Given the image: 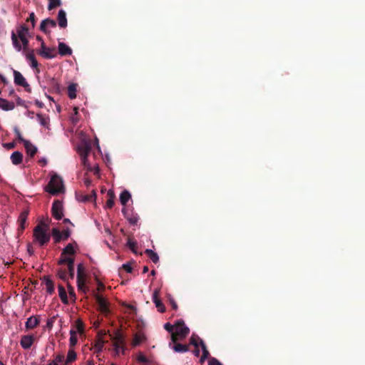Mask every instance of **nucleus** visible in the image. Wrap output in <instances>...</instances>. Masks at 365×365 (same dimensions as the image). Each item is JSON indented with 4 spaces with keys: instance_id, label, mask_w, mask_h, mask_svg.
Wrapping results in <instances>:
<instances>
[{
    "instance_id": "50",
    "label": "nucleus",
    "mask_w": 365,
    "mask_h": 365,
    "mask_svg": "<svg viewBox=\"0 0 365 365\" xmlns=\"http://www.w3.org/2000/svg\"><path fill=\"white\" fill-rule=\"evenodd\" d=\"M16 135L19 141L24 143V145H25V142H27L28 140H25V138H23L21 131L16 128L15 129Z\"/></svg>"
},
{
    "instance_id": "63",
    "label": "nucleus",
    "mask_w": 365,
    "mask_h": 365,
    "mask_svg": "<svg viewBox=\"0 0 365 365\" xmlns=\"http://www.w3.org/2000/svg\"><path fill=\"white\" fill-rule=\"evenodd\" d=\"M138 361H139L140 362H143V363H145V362H147V361H148V359H147V357H146V356H143V355H140V356H138Z\"/></svg>"
},
{
    "instance_id": "57",
    "label": "nucleus",
    "mask_w": 365,
    "mask_h": 365,
    "mask_svg": "<svg viewBox=\"0 0 365 365\" xmlns=\"http://www.w3.org/2000/svg\"><path fill=\"white\" fill-rule=\"evenodd\" d=\"M175 325L170 324V323H165L164 324V329L168 331L173 332Z\"/></svg>"
},
{
    "instance_id": "15",
    "label": "nucleus",
    "mask_w": 365,
    "mask_h": 365,
    "mask_svg": "<svg viewBox=\"0 0 365 365\" xmlns=\"http://www.w3.org/2000/svg\"><path fill=\"white\" fill-rule=\"evenodd\" d=\"M58 53L62 56H71L72 49L63 42H59L58 44Z\"/></svg>"
},
{
    "instance_id": "46",
    "label": "nucleus",
    "mask_w": 365,
    "mask_h": 365,
    "mask_svg": "<svg viewBox=\"0 0 365 365\" xmlns=\"http://www.w3.org/2000/svg\"><path fill=\"white\" fill-rule=\"evenodd\" d=\"M128 246L134 253H136L137 242L133 238L128 237Z\"/></svg>"
},
{
    "instance_id": "2",
    "label": "nucleus",
    "mask_w": 365,
    "mask_h": 365,
    "mask_svg": "<svg viewBox=\"0 0 365 365\" xmlns=\"http://www.w3.org/2000/svg\"><path fill=\"white\" fill-rule=\"evenodd\" d=\"M33 237L40 246L46 245L51 239V235L47 232L43 223L38 224L33 230Z\"/></svg>"
},
{
    "instance_id": "49",
    "label": "nucleus",
    "mask_w": 365,
    "mask_h": 365,
    "mask_svg": "<svg viewBox=\"0 0 365 365\" xmlns=\"http://www.w3.org/2000/svg\"><path fill=\"white\" fill-rule=\"evenodd\" d=\"M104 341L101 338H99L95 344V348L98 351H101L104 346Z\"/></svg>"
},
{
    "instance_id": "58",
    "label": "nucleus",
    "mask_w": 365,
    "mask_h": 365,
    "mask_svg": "<svg viewBox=\"0 0 365 365\" xmlns=\"http://www.w3.org/2000/svg\"><path fill=\"white\" fill-rule=\"evenodd\" d=\"M76 329L78 331L81 332L83 331V323L81 321H80V319H78L77 322H76Z\"/></svg>"
},
{
    "instance_id": "31",
    "label": "nucleus",
    "mask_w": 365,
    "mask_h": 365,
    "mask_svg": "<svg viewBox=\"0 0 365 365\" xmlns=\"http://www.w3.org/2000/svg\"><path fill=\"white\" fill-rule=\"evenodd\" d=\"M145 253L153 263H158L159 262L158 253L153 251V250L147 249Z\"/></svg>"
},
{
    "instance_id": "1",
    "label": "nucleus",
    "mask_w": 365,
    "mask_h": 365,
    "mask_svg": "<svg viewBox=\"0 0 365 365\" xmlns=\"http://www.w3.org/2000/svg\"><path fill=\"white\" fill-rule=\"evenodd\" d=\"M45 190L50 192L52 195H56L58 193L63 192L64 191L63 178L56 174L52 175Z\"/></svg>"
},
{
    "instance_id": "26",
    "label": "nucleus",
    "mask_w": 365,
    "mask_h": 365,
    "mask_svg": "<svg viewBox=\"0 0 365 365\" xmlns=\"http://www.w3.org/2000/svg\"><path fill=\"white\" fill-rule=\"evenodd\" d=\"M27 61H29L31 63V67L33 68H38V63L36 61V58L34 54V50L31 51L30 53H28L26 55Z\"/></svg>"
},
{
    "instance_id": "42",
    "label": "nucleus",
    "mask_w": 365,
    "mask_h": 365,
    "mask_svg": "<svg viewBox=\"0 0 365 365\" xmlns=\"http://www.w3.org/2000/svg\"><path fill=\"white\" fill-rule=\"evenodd\" d=\"M74 262L75 260L72 261L71 264H68V277L71 279H73L75 277Z\"/></svg>"
},
{
    "instance_id": "54",
    "label": "nucleus",
    "mask_w": 365,
    "mask_h": 365,
    "mask_svg": "<svg viewBox=\"0 0 365 365\" xmlns=\"http://www.w3.org/2000/svg\"><path fill=\"white\" fill-rule=\"evenodd\" d=\"M55 319H56V317H51L48 319L47 323H46L47 328H48L50 329H52L53 323L55 322Z\"/></svg>"
},
{
    "instance_id": "21",
    "label": "nucleus",
    "mask_w": 365,
    "mask_h": 365,
    "mask_svg": "<svg viewBox=\"0 0 365 365\" xmlns=\"http://www.w3.org/2000/svg\"><path fill=\"white\" fill-rule=\"evenodd\" d=\"M24 148L26 150L27 155L33 158L37 152V148L29 141L25 142Z\"/></svg>"
},
{
    "instance_id": "12",
    "label": "nucleus",
    "mask_w": 365,
    "mask_h": 365,
    "mask_svg": "<svg viewBox=\"0 0 365 365\" xmlns=\"http://www.w3.org/2000/svg\"><path fill=\"white\" fill-rule=\"evenodd\" d=\"M92 149L91 143L89 141H83L78 147V152L80 156L88 155Z\"/></svg>"
},
{
    "instance_id": "64",
    "label": "nucleus",
    "mask_w": 365,
    "mask_h": 365,
    "mask_svg": "<svg viewBox=\"0 0 365 365\" xmlns=\"http://www.w3.org/2000/svg\"><path fill=\"white\" fill-rule=\"evenodd\" d=\"M105 289V285L101 282H98V290H103Z\"/></svg>"
},
{
    "instance_id": "39",
    "label": "nucleus",
    "mask_w": 365,
    "mask_h": 365,
    "mask_svg": "<svg viewBox=\"0 0 365 365\" xmlns=\"http://www.w3.org/2000/svg\"><path fill=\"white\" fill-rule=\"evenodd\" d=\"M78 341V339L76 336V331L73 329L70 330V338H69V344L70 346H75Z\"/></svg>"
},
{
    "instance_id": "18",
    "label": "nucleus",
    "mask_w": 365,
    "mask_h": 365,
    "mask_svg": "<svg viewBox=\"0 0 365 365\" xmlns=\"http://www.w3.org/2000/svg\"><path fill=\"white\" fill-rule=\"evenodd\" d=\"M0 108L4 110H11L15 108V103L9 102L4 98H0Z\"/></svg>"
},
{
    "instance_id": "47",
    "label": "nucleus",
    "mask_w": 365,
    "mask_h": 365,
    "mask_svg": "<svg viewBox=\"0 0 365 365\" xmlns=\"http://www.w3.org/2000/svg\"><path fill=\"white\" fill-rule=\"evenodd\" d=\"M37 118L41 125L46 126L48 124V118L43 115L38 114Z\"/></svg>"
},
{
    "instance_id": "44",
    "label": "nucleus",
    "mask_w": 365,
    "mask_h": 365,
    "mask_svg": "<svg viewBox=\"0 0 365 365\" xmlns=\"http://www.w3.org/2000/svg\"><path fill=\"white\" fill-rule=\"evenodd\" d=\"M200 338L198 336L193 334L190 338V344H192L195 346V348H197L199 346V343L200 342Z\"/></svg>"
},
{
    "instance_id": "11",
    "label": "nucleus",
    "mask_w": 365,
    "mask_h": 365,
    "mask_svg": "<svg viewBox=\"0 0 365 365\" xmlns=\"http://www.w3.org/2000/svg\"><path fill=\"white\" fill-rule=\"evenodd\" d=\"M28 215H29V210H26L21 212L19 218H18V223H19V228L18 232L19 233H22L23 231L25 230L26 226V222L28 220Z\"/></svg>"
},
{
    "instance_id": "62",
    "label": "nucleus",
    "mask_w": 365,
    "mask_h": 365,
    "mask_svg": "<svg viewBox=\"0 0 365 365\" xmlns=\"http://www.w3.org/2000/svg\"><path fill=\"white\" fill-rule=\"evenodd\" d=\"M199 345L200 346L202 351L207 349L205 343L203 341V340L202 339H200Z\"/></svg>"
},
{
    "instance_id": "30",
    "label": "nucleus",
    "mask_w": 365,
    "mask_h": 365,
    "mask_svg": "<svg viewBox=\"0 0 365 365\" xmlns=\"http://www.w3.org/2000/svg\"><path fill=\"white\" fill-rule=\"evenodd\" d=\"M172 349L176 352H186L189 351L188 345L180 343L173 345Z\"/></svg>"
},
{
    "instance_id": "20",
    "label": "nucleus",
    "mask_w": 365,
    "mask_h": 365,
    "mask_svg": "<svg viewBox=\"0 0 365 365\" xmlns=\"http://www.w3.org/2000/svg\"><path fill=\"white\" fill-rule=\"evenodd\" d=\"M75 260L74 257H69L68 255H63V251H62L61 257H59L58 260V265H64L66 264L67 266L68 264H71L72 261Z\"/></svg>"
},
{
    "instance_id": "48",
    "label": "nucleus",
    "mask_w": 365,
    "mask_h": 365,
    "mask_svg": "<svg viewBox=\"0 0 365 365\" xmlns=\"http://www.w3.org/2000/svg\"><path fill=\"white\" fill-rule=\"evenodd\" d=\"M63 240H67L71 235V230L68 227L63 228L62 230Z\"/></svg>"
},
{
    "instance_id": "22",
    "label": "nucleus",
    "mask_w": 365,
    "mask_h": 365,
    "mask_svg": "<svg viewBox=\"0 0 365 365\" xmlns=\"http://www.w3.org/2000/svg\"><path fill=\"white\" fill-rule=\"evenodd\" d=\"M11 41H12V43L14 45V47L15 48V49L17 51H21L22 49V45L20 42L21 41L20 38H19L17 34L16 33H14V31L11 32Z\"/></svg>"
},
{
    "instance_id": "16",
    "label": "nucleus",
    "mask_w": 365,
    "mask_h": 365,
    "mask_svg": "<svg viewBox=\"0 0 365 365\" xmlns=\"http://www.w3.org/2000/svg\"><path fill=\"white\" fill-rule=\"evenodd\" d=\"M34 335H24L21 336L20 343L23 349H29L34 344Z\"/></svg>"
},
{
    "instance_id": "37",
    "label": "nucleus",
    "mask_w": 365,
    "mask_h": 365,
    "mask_svg": "<svg viewBox=\"0 0 365 365\" xmlns=\"http://www.w3.org/2000/svg\"><path fill=\"white\" fill-rule=\"evenodd\" d=\"M108 195L110 197V198L108 199L106 202V207L109 209H111L114 205V192L112 191V190H108Z\"/></svg>"
},
{
    "instance_id": "5",
    "label": "nucleus",
    "mask_w": 365,
    "mask_h": 365,
    "mask_svg": "<svg viewBox=\"0 0 365 365\" xmlns=\"http://www.w3.org/2000/svg\"><path fill=\"white\" fill-rule=\"evenodd\" d=\"M113 346L117 353L120 349L123 351L125 344V338L120 331H117L114 336H111Z\"/></svg>"
},
{
    "instance_id": "4",
    "label": "nucleus",
    "mask_w": 365,
    "mask_h": 365,
    "mask_svg": "<svg viewBox=\"0 0 365 365\" xmlns=\"http://www.w3.org/2000/svg\"><path fill=\"white\" fill-rule=\"evenodd\" d=\"M38 55L43 56L45 58H53L56 57L58 55L56 48L46 47L44 42L41 43V48L38 50Z\"/></svg>"
},
{
    "instance_id": "6",
    "label": "nucleus",
    "mask_w": 365,
    "mask_h": 365,
    "mask_svg": "<svg viewBox=\"0 0 365 365\" xmlns=\"http://www.w3.org/2000/svg\"><path fill=\"white\" fill-rule=\"evenodd\" d=\"M51 215L57 220H61L63 217V205L59 200H55L51 206Z\"/></svg>"
},
{
    "instance_id": "61",
    "label": "nucleus",
    "mask_w": 365,
    "mask_h": 365,
    "mask_svg": "<svg viewBox=\"0 0 365 365\" xmlns=\"http://www.w3.org/2000/svg\"><path fill=\"white\" fill-rule=\"evenodd\" d=\"M4 147L7 149H13L15 148V143H7L3 144Z\"/></svg>"
},
{
    "instance_id": "51",
    "label": "nucleus",
    "mask_w": 365,
    "mask_h": 365,
    "mask_svg": "<svg viewBox=\"0 0 365 365\" xmlns=\"http://www.w3.org/2000/svg\"><path fill=\"white\" fill-rule=\"evenodd\" d=\"M208 365H223L220 362L219 359L215 357H211L208 360Z\"/></svg>"
},
{
    "instance_id": "10",
    "label": "nucleus",
    "mask_w": 365,
    "mask_h": 365,
    "mask_svg": "<svg viewBox=\"0 0 365 365\" xmlns=\"http://www.w3.org/2000/svg\"><path fill=\"white\" fill-rule=\"evenodd\" d=\"M56 21L52 20L51 18H46L41 22L39 29L45 34H49L51 31L48 29V28H56Z\"/></svg>"
},
{
    "instance_id": "45",
    "label": "nucleus",
    "mask_w": 365,
    "mask_h": 365,
    "mask_svg": "<svg viewBox=\"0 0 365 365\" xmlns=\"http://www.w3.org/2000/svg\"><path fill=\"white\" fill-rule=\"evenodd\" d=\"M61 4V0H49V3L48 5V9L52 10L58 6H60Z\"/></svg>"
},
{
    "instance_id": "9",
    "label": "nucleus",
    "mask_w": 365,
    "mask_h": 365,
    "mask_svg": "<svg viewBox=\"0 0 365 365\" xmlns=\"http://www.w3.org/2000/svg\"><path fill=\"white\" fill-rule=\"evenodd\" d=\"M175 331L180 339H183L189 333V329L186 327L182 319H179L175 324Z\"/></svg>"
},
{
    "instance_id": "8",
    "label": "nucleus",
    "mask_w": 365,
    "mask_h": 365,
    "mask_svg": "<svg viewBox=\"0 0 365 365\" xmlns=\"http://www.w3.org/2000/svg\"><path fill=\"white\" fill-rule=\"evenodd\" d=\"M94 297L96 299V302L98 304V309L104 314H108L110 312L108 307L109 304L107 302L106 299H105L103 297L98 294H95Z\"/></svg>"
},
{
    "instance_id": "14",
    "label": "nucleus",
    "mask_w": 365,
    "mask_h": 365,
    "mask_svg": "<svg viewBox=\"0 0 365 365\" xmlns=\"http://www.w3.org/2000/svg\"><path fill=\"white\" fill-rule=\"evenodd\" d=\"M153 302L155 303L160 312H164L165 310V304L159 299V289L154 290L153 293Z\"/></svg>"
},
{
    "instance_id": "56",
    "label": "nucleus",
    "mask_w": 365,
    "mask_h": 365,
    "mask_svg": "<svg viewBox=\"0 0 365 365\" xmlns=\"http://www.w3.org/2000/svg\"><path fill=\"white\" fill-rule=\"evenodd\" d=\"M68 294H69V296L74 299V297H75L74 288L73 287H71V284H68Z\"/></svg>"
},
{
    "instance_id": "55",
    "label": "nucleus",
    "mask_w": 365,
    "mask_h": 365,
    "mask_svg": "<svg viewBox=\"0 0 365 365\" xmlns=\"http://www.w3.org/2000/svg\"><path fill=\"white\" fill-rule=\"evenodd\" d=\"M56 364H58V363H62L64 361V356L63 354H58L56 356V358L53 359Z\"/></svg>"
},
{
    "instance_id": "24",
    "label": "nucleus",
    "mask_w": 365,
    "mask_h": 365,
    "mask_svg": "<svg viewBox=\"0 0 365 365\" xmlns=\"http://www.w3.org/2000/svg\"><path fill=\"white\" fill-rule=\"evenodd\" d=\"M58 295H59V297L61 298V300L62 303L65 304H68V296H67V294H66V290L64 289L63 285L58 284Z\"/></svg>"
},
{
    "instance_id": "23",
    "label": "nucleus",
    "mask_w": 365,
    "mask_h": 365,
    "mask_svg": "<svg viewBox=\"0 0 365 365\" xmlns=\"http://www.w3.org/2000/svg\"><path fill=\"white\" fill-rule=\"evenodd\" d=\"M48 84L51 88L53 91L56 93H59L61 91L60 83L58 82L56 78H50L48 81Z\"/></svg>"
},
{
    "instance_id": "7",
    "label": "nucleus",
    "mask_w": 365,
    "mask_h": 365,
    "mask_svg": "<svg viewBox=\"0 0 365 365\" xmlns=\"http://www.w3.org/2000/svg\"><path fill=\"white\" fill-rule=\"evenodd\" d=\"M14 83L16 85L21 86L26 91L31 92V88L25 78L20 71L14 70Z\"/></svg>"
},
{
    "instance_id": "60",
    "label": "nucleus",
    "mask_w": 365,
    "mask_h": 365,
    "mask_svg": "<svg viewBox=\"0 0 365 365\" xmlns=\"http://www.w3.org/2000/svg\"><path fill=\"white\" fill-rule=\"evenodd\" d=\"M123 269L128 272H131L133 270V268L131 267L130 264H123Z\"/></svg>"
},
{
    "instance_id": "59",
    "label": "nucleus",
    "mask_w": 365,
    "mask_h": 365,
    "mask_svg": "<svg viewBox=\"0 0 365 365\" xmlns=\"http://www.w3.org/2000/svg\"><path fill=\"white\" fill-rule=\"evenodd\" d=\"M169 300H170V304L171 305V307L174 310H177L178 304H177V302L175 301V299L172 297H170Z\"/></svg>"
},
{
    "instance_id": "13",
    "label": "nucleus",
    "mask_w": 365,
    "mask_h": 365,
    "mask_svg": "<svg viewBox=\"0 0 365 365\" xmlns=\"http://www.w3.org/2000/svg\"><path fill=\"white\" fill-rule=\"evenodd\" d=\"M57 23L58 26L61 29H65L67 27L68 20L66 11L63 9H61L58 12Z\"/></svg>"
},
{
    "instance_id": "52",
    "label": "nucleus",
    "mask_w": 365,
    "mask_h": 365,
    "mask_svg": "<svg viewBox=\"0 0 365 365\" xmlns=\"http://www.w3.org/2000/svg\"><path fill=\"white\" fill-rule=\"evenodd\" d=\"M180 339L176 331L171 332V342L174 344H178V341Z\"/></svg>"
},
{
    "instance_id": "35",
    "label": "nucleus",
    "mask_w": 365,
    "mask_h": 365,
    "mask_svg": "<svg viewBox=\"0 0 365 365\" xmlns=\"http://www.w3.org/2000/svg\"><path fill=\"white\" fill-rule=\"evenodd\" d=\"M20 34L22 36H27L29 34V28L26 24H21L16 30V35L20 37Z\"/></svg>"
},
{
    "instance_id": "43",
    "label": "nucleus",
    "mask_w": 365,
    "mask_h": 365,
    "mask_svg": "<svg viewBox=\"0 0 365 365\" xmlns=\"http://www.w3.org/2000/svg\"><path fill=\"white\" fill-rule=\"evenodd\" d=\"M20 38L21 43V47L24 51L28 50L29 47V40L27 36H22V34H20Z\"/></svg>"
},
{
    "instance_id": "3",
    "label": "nucleus",
    "mask_w": 365,
    "mask_h": 365,
    "mask_svg": "<svg viewBox=\"0 0 365 365\" xmlns=\"http://www.w3.org/2000/svg\"><path fill=\"white\" fill-rule=\"evenodd\" d=\"M86 274L85 267L82 263L78 264L76 282L77 287L79 291L86 292L88 288L86 285Z\"/></svg>"
},
{
    "instance_id": "27",
    "label": "nucleus",
    "mask_w": 365,
    "mask_h": 365,
    "mask_svg": "<svg viewBox=\"0 0 365 365\" xmlns=\"http://www.w3.org/2000/svg\"><path fill=\"white\" fill-rule=\"evenodd\" d=\"M51 235L55 243H59L61 240H63L62 232L58 228H53L51 230Z\"/></svg>"
},
{
    "instance_id": "33",
    "label": "nucleus",
    "mask_w": 365,
    "mask_h": 365,
    "mask_svg": "<svg viewBox=\"0 0 365 365\" xmlns=\"http://www.w3.org/2000/svg\"><path fill=\"white\" fill-rule=\"evenodd\" d=\"M123 212L130 224L135 225L138 223L139 217L137 215H128L124 210H123Z\"/></svg>"
},
{
    "instance_id": "25",
    "label": "nucleus",
    "mask_w": 365,
    "mask_h": 365,
    "mask_svg": "<svg viewBox=\"0 0 365 365\" xmlns=\"http://www.w3.org/2000/svg\"><path fill=\"white\" fill-rule=\"evenodd\" d=\"M43 281L45 282L46 292L49 294H52L53 292H54V284H53V281L51 280V278H49V277H46V276H45L43 277Z\"/></svg>"
},
{
    "instance_id": "28",
    "label": "nucleus",
    "mask_w": 365,
    "mask_h": 365,
    "mask_svg": "<svg viewBox=\"0 0 365 365\" xmlns=\"http://www.w3.org/2000/svg\"><path fill=\"white\" fill-rule=\"evenodd\" d=\"M131 195L128 190H123L120 195V201L123 205H125L130 200Z\"/></svg>"
},
{
    "instance_id": "17",
    "label": "nucleus",
    "mask_w": 365,
    "mask_h": 365,
    "mask_svg": "<svg viewBox=\"0 0 365 365\" xmlns=\"http://www.w3.org/2000/svg\"><path fill=\"white\" fill-rule=\"evenodd\" d=\"M39 322V316H31L29 317L25 324L26 329H34L38 325Z\"/></svg>"
},
{
    "instance_id": "38",
    "label": "nucleus",
    "mask_w": 365,
    "mask_h": 365,
    "mask_svg": "<svg viewBox=\"0 0 365 365\" xmlns=\"http://www.w3.org/2000/svg\"><path fill=\"white\" fill-rule=\"evenodd\" d=\"M57 275L59 278L62 279L63 281H67L68 279V272L63 268L57 269Z\"/></svg>"
},
{
    "instance_id": "34",
    "label": "nucleus",
    "mask_w": 365,
    "mask_h": 365,
    "mask_svg": "<svg viewBox=\"0 0 365 365\" xmlns=\"http://www.w3.org/2000/svg\"><path fill=\"white\" fill-rule=\"evenodd\" d=\"M76 359V354L73 349H69L67 355V358L65 361V364L67 365L70 363L75 361Z\"/></svg>"
},
{
    "instance_id": "32",
    "label": "nucleus",
    "mask_w": 365,
    "mask_h": 365,
    "mask_svg": "<svg viewBox=\"0 0 365 365\" xmlns=\"http://www.w3.org/2000/svg\"><path fill=\"white\" fill-rule=\"evenodd\" d=\"M63 255L73 257L75 255V249L72 243H68L63 250Z\"/></svg>"
},
{
    "instance_id": "53",
    "label": "nucleus",
    "mask_w": 365,
    "mask_h": 365,
    "mask_svg": "<svg viewBox=\"0 0 365 365\" xmlns=\"http://www.w3.org/2000/svg\"><path fill=\"white\" fill-rule=\"evenodd\" d=\"M27 22H31L32 24V27L34 28L36 24V16L34 13H31L29 14V18L26 20Z\"/></svg>"
},
{
    "instance_id": "40",
    "label": "nucleus",
    "mask_w": 365,
    "mask_h": 365,
    "mask_svg": "<svg viewBox=\"0 0 365 365\" xmlns=\"http://www.w3.org/2000/svg\"><path fill=\"white\" fill-rule=\"evenodd\" d=\"M81 164L86 168L87 171H93V168L91 165L88 162V155L81 156Z\"/></svg>"
},
{
    "instance_id": "29",
    "label": "nucleus",
    "mask_w": 365,
    "mask_h": 365,
    "mask_svg": "<svg viewBox=\"0 0 365 365\" xmlns=\"http://www.w3.org/2000/svg\"><path fill=\"white\" fill-rule=\"evenodd\" d=\"M77 86H78V84L75 83H72L68 85V95L70 98L73 99L76 97Z\"/></svg>"
},
{
    "instance_id": "36",
    "label": "nucleus",
    "mask_w": 365,
    "mask_h": 365,
    "mask_svg": "<svg viewBox=\"0 0 365 365\" xmlns=\"http://www.w3.org/2000/svg\"><path fill=\"white\" fill-rule=\"evenodd\" d=\"M145 339V336L142 334H135L133 340V345L138 346L140 345V343L144 341Z\"/></svg>"
},
{
    "instance_id": "41",
    "label": "nucleus",
    "mask_w": 365,
    "mask_h": 365,
    "mask_svg": "<svg viewBox=\"0 0 365 365\" xmlns=\"http://www.w3.org/2000/svg\"><path fill=\"white\" fill-rule=\"evenodd\" d=\"M96 197V191L94 190H92V193L91 195H86L82 197L81 201L83 202H93L95 200Z\"/></svg>"
},
{
    "instance_id": "19",
    "label": "nucleus",
    "mask_w": 365,
    "mask_h": 365,
    "mask_svg": "<svg viewBox=\"0 0 365 365\" xmlns=\"http://www.w3.org/2000/svg\"><path fill=\"white\" fill-rule=\"evenodd\" d=\"M10 158L13 164L19 165L23 160V155L20 151H14L11 153Z\"/></svg>"
}]
</instances>
